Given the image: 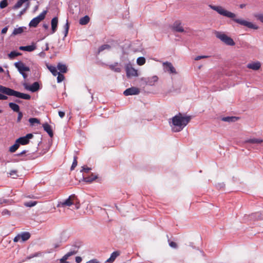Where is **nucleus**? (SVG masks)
Segmentation results:
<instances>
[{
  "mask_svg": "<svg viewBox=\"0 0 263 263\" xmlns=\"http://www.w3.org/2000/svg\"><path fill=\"white\" fill-rule=\"evenodd\" d=\"M7 30H8V27H5L2 30L1 32L2 34H5L7 32Z\"/></svg>",
  "mask_w": 263,
  "mask_h": 263,
  "instance_id": "5fc2aeb1",
  "label": "nucleus"
},
{
  "mask_svg": "<svg viewBox=\"0 0 263 263\" xmlns=\"http://www.w3.org/2000/svg\"><path fill=\"white\" fill-rule=\"evenodd\" d=\"M261 66L260 63L259 62L249 63L247 65V67L254 70H258Z\"/></svg>",
  "mask_w": 263,
  "mask_h": 263,
  "instance_id": "a211bd4d",
  "label": "nucleus"
},
{
  "mask_svg": "<svg viewBox=\"0 0 263 263\" xmlns=\"http://www.w3.org/2000/svg\"><path fill=\"white\" fill-rule=\"evenodd\" d=\"M29 0H18L17 3L13 6L12 9L14 10L17 9L21 8L23 4Z\"/></svg>",
  "mask_w": 263,
  "mask_h": 263,
  "instance_id": "a878e982",
  "label": "nucleus"
},
{
  "mask_svg": "<svg viewBox=\"0 0 263 263\" xmlns=\"http://www.w3.org/2000/svg\"><path fill=\"white\" fill-rule=\"evenodd\" d=\"M14 65L20 73L30 71L29 67L26 66L25 64L21 61L15 63Z\"/></svg>",
  "mask_w": 263,
  "mask_h": 263,
  "instance_id": "1a4fd4ad",
  "label": "nucleus"
},
{
  "mask_svg": "<svg viewBox=\"0 0 263 263\" xmlns=\"http://www.w3.org/2000/svg\"><path fill=\"white\" fill-rule=\"evenodd\" d=\"M89 17L88 15H85V16L80 19L79 23L82 25H85L89 23Z\"/></svg>",
  "mask_w": 263,
  "mask_h": 263,
  "instance_id": "b1692460",
  "label": "nucleus"
},
{
  "mask_svg": "<svg viewBox=\"0 0 263 263\" xmlns=\"http://www.w3.org/2000/svg\"><path fill=\"white\" fill-rule=\"evenodd\" d=\"M2 214L3 215H10V212L7 209H5V210H3V211L2 212Z\"/></svg>",
  "mask_w": 263,
  "mask_h": 263,
  "instance_id": "a18cd8bd",
  "label": "nucleus"
},
{
  "mask_svg": "<svg viewBox=\"0 0 263 263\" xmlns=\"http://www.w3.org/2000/svg\"><path fill=\"white\" fill-rule=\"evenodd\" d=\"M97 177L92 174L90 176L88 177H84V180L87 182H91L92 181L95 180Z\"/></svg>",
  "mask_w": 263,
  "mask_h": 263,
  "instance_id": "7c9ffc66",
  "label": "nucleus"
},
{
  "mask_svg": "<svg viewBox=\"0 0 263 263\" xmlns=\"http://www.w3.org/2000/svg\"><path fill=\"white\" fill-rule=\"evenodd\" d=\"M30 237V234L29 232H23L17 235L13 239L14 242H17L21 240L22 241H25L28 240Z\"/></svg>",
  "mask_w": 263,
  "mask_h": 263,
  "instance_id": "0eeeda50",
  "label": "nucleus"
},
{
  "mask_svg": "<svg viewBox=\"0 0 263 263\" xmlns=\"http://www.w3.org/2000/svg\"><path fill=\"white\" fill-rule=\"evenodd\" d=\"M19 146V143H17L16 141L15 143L13 145L10 147L9 151L11 153L15 152L18 148Z\"/></svg>",
  "mask_w": 263,
  "mask_h": 263,
  "instance_id": "c756f323",
  "label": "nucleus"
},
{
  "mask_svg": "<svg viewBox=\"0 0 263 263\" xmlns=\"http://www.w3.org/2000/svg\"><path fill=\"white\" fill-rule=\"evenodd\" d=\"M22 54L15 51H11L8 54V57L10 59H13L17 56L21 55Z\"/></svg>",
  "mask_w": 263,
  "mask_h": 263,
  "instance_id": "2f4dec72",
  "label": "nucleus"
},
{
  "mask_svg": "<svg viewBox=\"0 0 263 263\" xmlns=\"http://www.w3.org/2000/svg\"><path fill=\"white\" fill-rule=\"evenodd\" d=\"M140 92V89L135 87H132L126 89L123 92V94L125 96H129V95H138Z\"/></svg>",
  "mask_w": 263,
  "mask_h": 263,
  "instance_id": "9b49d317",
  "label": "nucleus"
},
{
  "mask_svg": "<svg viewBox=\"0 0 263 263\" xmlns=\"http://www.w3.org/2000/svg\"><path fill=\"white\" fill-rule=\"evenodd\" d=\"M82 261V258L80 256H77L76 257V261L77 263H80Z\"/></svg>",
  "mask_w": 263,
  "mask_h": 263,
  "instance_id": "864d4df0",
  "label": "nucleus"
},
{
  "mask_svg": "<svg viewBox=\"0 0 263 263\" xmlns=\"http://www.w3.org/2000/svg\"><path fill=\"white\" fill-rule=\"evenodd\" d=\"M43 127L44 130L48 134L49 136L52 138L53 136V133L51 126L46 123L43 124Z\"/></svg>",
  "mask_w": 263,
  "mask_h": 263,
  "instance_id": "2eb2a0df",
  "label": "nucleus"
},
{
  "mask_svg": "<svg viewBox=\"0 0 263 263\" xmlns=\"http://www.w3.org/2000/svg\"><path fill=\"white\" fill-rule=\"evenodd\" d=\"M215 35L218 39L227 45L234 46L235 44L233 40L224 33L216 31L215 32Z\"/></svg>",
  "mask_w": 263,
  "mask_h": 263,
  "instance_id": "39448f33",
  "label": "nucleus"
},
{
  "mask_svg": "<svg viewBox=\"0 0 263 263\" xmlns=\"http://www.w3.org/2000/svg\"><path fill=\"white\" fill-rule=\"evenodd\" d=\"M36 256H37V254H35V255H33V257Z\"/></svg>",
  "mask_w": 263,
  "mask_h": 263,
  "instance_id": "774afa93",
  "label": "nucleus"
},
{
  "mask_svg": "<svg viewBox=\"0 0 263 263\" xmlns=\"http://www.w3.org/2000/svg\"><path fill=\"white\" fill-rule=\"evenodd\" d=\"M3 202H5V200H3V201L0 199V204H2Z\"/></svg>",
  "mask_w": 263,
  "mask_h": 263,
  "instance_id": "e2e57ef3",
  "label": "nucleus"
},
{
  "mask_svg": "<svg viewBox=\"0 0 263 263\" xmlns=\"http://www.w3.org/2000/svg\"><path fill=\"white\" fill-rule=\"evenodd\" d=\"M36 49V46L35 45L32 44L31 45L26 46H20L19 47V49L23 51H26L28 52H31L34 50Z\"/></svg>",
  "mask_w": 263,
  "mask_h": 263,
  "instance_id": "6ab92c4d",
  "label": "nucleus"
},
{
  "mask_svg": "<svg viewBox=\"0 0 263 263\" xmlns=\"http://www.w3.org/2000/svg\"><path fill=\"white\" fill-rule=\"evenodd\" d=\"M201 57H202V59L207 58L209 57V56H206V55H203V56H201Z\"/></svg>",
  "mask_w": 263,
  "mask_h": 263,
  "instance_id": "0e129e2a",
  "label": "nucleus"
},
{
  "mask_svg": "<svg viewBox=\"0 0 263 263\" xmlns=\"http://www.w3.org/2000/svg\"><path fill=\"white\" fill-rule=\"evenodd\" d=\"M65 79V77L63 74H61V73L59 72V74H58V77H57V82L58 83H60L62 82Z\"/></svg>",
  "mask_w": 263,
  "mask_h": 263,
  "instance_id": "ea45409f",
  "label": "nucleus"
},
{
  "mask_svg": "<svg viewBox=\"0 0 263 263\" xmlns=\"http://www.w3.org/2000/svg\"><path fill=\"white\" fill-rule=\"evenodd\" d=\"M191 118L190 116H183L179 113L172 118V128L174 132H179L189 123Z\"/></svg>",
  "mask_w": 263,
  "mask_h": 263,
  "instance_id": "f03ea898",
  "label": "nucleus"
},
{
  "mask_svg": "<svg viewBox=\"0 0 263 263\" xmlns=\"http://www.w3.org/2000/svg\"><path fill=\"white\" fill-rule=\"evenodd\" d=\"M9 106L12 110H13L15 112H17L20 111V106L14 103H9Z\"/></svg>",
  "mask_w": 263,
  "mask_h": 263,
  "instance_id": "bb28decb",
  "label": "nucleus"
},
{
  "mask_svg": "<svg viewBox=\"0 0 263 263\" xmlns=\"http://www.w3.org/2000/svg\"><path fill=\"white\" fill-rule=\"evenodd\" d=\"M109 68L111 70H114V71H115L116 72H119L121 71V69L120 68L116 67V66H115V65H110L109 66Z\"/></svg>",
  "mask_w": 263,
  "mask_h": 263,
  "instance_id": "a19ab883",
  "label": "nucleus"
},
{
  "mask_svg": "<svg viewBox=\"0 0 263 263\" xmlns=\"http://www.w3.org/2000/svg\"><path fill=\"white\" fill-rule=\"evenodd\" d=\"M71 205H74L76 209H78L80 206L78 199L77 198V196L74 194L69 196L68 198H67L65 200L59 202L57 206L65 207L70 206Z\"/></svg>",
  "mask_w": 263,
  "mask_h": 263,
  "instance_id": "20e7f679",
  "label": "nucleus"
},
{
  "mask_svg": "<svg viewBox=\"0 0 263 263\" xmlns=\"http://www.w3.org/2000/svg\"><path fill=\"white\" fill-rule=\"evenodd\" d=\"M51 30L52 33H54L57 29V26L58 24V17H53L51 20Z\"/></svg>",
  "mask_w": 263,
  "mask_h": 263,
  "instance_id": "dca6fc26",
  "label": "nucleus"
},
{
  "mask_svg": "<svg viewBox=\"0 0 263 263\" xmlns=\"http://www.w3.org/2000/svg\"><path fill=\"white\" fill-rule=\"evenodd\" d=\"M29 122L31 125H34L35 123H40V121L37 118H31L29 119Z\"/></svg>",
  "mask_w": 263,
  "mask_h": 263,
  "instance_id": "58836bf2",
  "label": "nucleus"
},
{
  "mask_svg": "<svg viewBox=\"0 0 263 263\" xmlns=\"http://www.w3.org/2000/svg\"><path fill=\"white\" fill-rule=\"evenodd\" d=\"M77 159H78V157L77 156H74L73 161L72 165L70 168V170L71 171L73 170L75 168V167L77 166V164H78Z\"/></svg>",
  "mask_w": 263,
  "mask_h": 263,
  "instance_id": "f704fd0d",
  "label": "nucleus"
},
{
  "mask_svg": "<svg viewBox=\"0 0 263 263\" xmlns=\"http://www.w3.org/2000/svg\"><path fill=\"white\" fill-rule=\"evenodd\" d=\"M58 114H59V116H60L61 118H63V117L65 116V112H64V111H59V112H58Z\"/></svg>",
  "mask_w": 263,
  "mask_h": 263,
  "instance_id": "603ef678",
  "label": "nucleus"
},
{
  "mask_svg": "<svg viewBox=\"0 0 263 263\" xmlns=\"http://www.w3.org/2000/svg\"><path fill=\"white\" fill-rule=\"evenodd\" d=\"M172 29L178 32H184L183 27L181 26V23L179 21H176L173 24Z\"/></svg>",
  "mask_w": 263,
  "mask_h": 263,
  "instance_id": "ddd939ff",
  "label": "nucleus"
},
{
  "mask_svg": "<svg viewBox=\"0 0 263 263\" xmlns=\"http://www.w3.org/2000/svg\"><path fill=\"white\" fill-rule=\"evenodd\" d=\"M126 76L128 78L138 76V71L134 68L131 65H127L126 66Z\"/></svg>",
  "mask_w": 263,
  "mask_h": 263,
  "instance_id": "9d476101",
  "label": "nucleus"
},
{
  "mask_svg": "<svg viewBox=\"0 0 263 263\" xmlns=\"http://www.w3.org/2000/svg\"><path fill=\"white\" fill-rule=\"evenodd\" d=\"M57 68L62 73H66L67 71V67L65 64L62 63H58L57 65Z\"/></svg>",
  "mask_w": 263,
  "mask_h": 263,
  "instance_id": "412c9836",
  "label": "nucleus"
},
{
  "mask_svg": "<svg viewBox=\"0 0 263 263\" xmlns=\"http://www.w3.org/2000/svg\"><path fill=\"white\" fill-rule=\"evenodd\" d=\"M8 99V97L6 95L0 93V100H5Z\"/></svg>",
  "mask_w": 263,
  "mask_h": 263,
  "instance_id": "8fccbe9b",
  "label": "nucleus"
},
{
  "mask_svg": "<svg viewBox=\"0 0 263 263\" xmlns=\"http://www.w3.org/2000/svg\"><path fill=\"white\" fill-rule=\"evenodd\" d=\"M163 65L166 71H167L170 73L176 74L177 73L175 68L174 67L171 63L166 62L163 63Z\"/></svg>",
  "mask_w": 263,
  "mask_h": 263,
  "instance_id": "f8f14e48",
  "label": "nucleus"
},
{
  "mask_svg": "<svg viewBox=\"0 0 263 263\" xmlns=\"http://www.w3.org/2000/svg\"><path fill=\"white\" fill-rule=\"evenodd\" d=\"M255 17L258 20H259L260 22L263 23V14H257V15H255Z\"/></svg>",
  "mask_w": 263,
  "mask_h": 263,
  "instance_id": "c03bdc74",
  "label": "nucleus"
},
{
  "mask_svg": "<svg viewBox=\"0 0 263 263\" xmlns=\"http://www.w3.org/2000/svg\"><path fill=\"white\" fill-rule=\"evenodd\" d=\"M46 66L48 70L52 73V74L54 76H56L59 74V72L57 71V68L55 66L49 65L47 64Z\"/></svg>",
  "mask_w": 263,
  "mask_h": 263,
  "instance_id": "4be33fe9",
  "label": "nucleus"
},
{
  "mask_svg": "<svg viewBox=\"0 0 263 263\" xmlns=\"http://www.w3.org/2000/svg\"><path fill=\"white\" fill-rule=\"evenodd\" d=\"M33 135L32 134H28L25 136L21 137L16 139V142L19 144L26 145L29 143V140L32 138Z\"/></svg>",
  "mask_w": 263,
  "mask_h": 263,
  "instance_id": "6e6552de",
  "label": "nucleus"
},
{
  "mask_svg": "<svg viewBox=\"0 0 263 263\" xmlns=\"http://www.w3.org/2000/svg\"><path fill=\"white\" fill-rule=\"evenodd\" d=\"M8 1L7 0H2L0 2V8L1 9H4L6 8L8 6Z\"/></svg>",
  "mask_w": 263,
  "mask_h": 263,
  "instance_id": "e433bc0d",
  "label": "nucleus"
},
{
  "mask_svg": "<svg viewBox=\"0 0 263 263\" xmlns=\"http://www.w3.org/2000/svg\"><path fill=\"white\" fill-rule=\"evenodd\" d=\"M158 80V78L157 76H154L146 79L145 82L147 85L153 86L156 82H157Z\"/></svg>",
  "mask_w": 263,
  "mask_h": 263,
  "instance_id": "4468645a",
  "label": "nucleus"
},
{
  "mask_svg": "<svg viewBox=\"0 0 263 263\" xmlns=\"http://www.w3.org/2000/svg\"><path fill=\"white\" fill-rule=\"evenodd\" d=\"M27 151L26 150H24L23 151H22V152H21L20 154H17V156H22L24 154H25L26 153Z\"/></svg>",
  "mask_w": 263,
  "mask_h": 263,
  "instance_id": "6e6d98bb",
  "label": "nucleus"
},
{
  "mask_svg": "<svg viewBox=\"0 0 263 263\" xmlns=\"http://www.w3.org/2000/svg\"><path fill=\"white\" fill-rule=\"evenodd\" d=\"M47 11H43L39 16L33 18L29 23V26L36 27L40 22L43 21L47 14Z\"/></svg>",
  "mask_w": 263,
  "mask_h": 263,
  "instance_id": "423d86ee",
  "label": "nucleus"
},
{
  "mask_svg": "<svg viewBox=\"0 0 263 263\" xmlns=\"http://www.w3.org/2000/svg\"><path fill=\"white\" fill-rule=\"evenodd\" d=\"M22 76L23 77L24 79H26L27 77V74L26 73H25V72H23L22 73H21Z\"/></svg>",
  "mask_w": 263,
  "mask_h": 263,
  "instance_id": "4d7b16f0",
  "label": "nucleus"
},
{
  "mask_svg": "<svg viewBox=\"0 0 263 263\" xmlns=\"http://www.w3.org/2000/svg\"><path fill=\"white\" fill-rule=\"evenodd\" d=\"M78 252V250H73V251H69V252H68L66 254H65L62 258H63V261L64 260H67L68 259V257L70 256H72L73 255H74L76 254H77V253Z\"/></svg>",
  "mask_w": 263,
  "mask_h": 263,
  "instance_id": "c85d7f7f",
  "label": "nucleus"
},
{
  "mask_svg": "<svg viewBox=\"0 0 263 263\" xmlns=\"http://www.w3.org/2000/svg\"><path fill=\"white\" fill-rule=\"evenodd\" d=\"M0 92L3 93L8 96H14L25 100H30L31 98V96L28 94L23 93L1 85Z\"/></svg>",
  "mask_w": 263,
  "mask_h": 263,
  "instance_id": "7ed1b4c3",
  "label": "nucleus"
},
{
  "mask_svg": "<svg viewBox=\"0 0 263 263\" xmlns=\"http://www.w3.org/2000/svg\"><path fill=\"white\" fill-rule=\"evenodd\" d=\"M238 118L236 117H226L222 118V120L225 122H233L236 121Z\"/></svg>",
  "mask_w": 263,
  "mask_h": 263,
  "instance_id": "cd10ccee",
  "label": "nucleus"
},
{
  "mask_svg": "<svg viewBox=\"0 0 263 263\" xmlns=\"http://www.w3.org/2000/svg\"><path fill=\"white\" fill-rule=\"evenodd\" d=\"M25 29H26V27H20L17 28H15L12 32V35H16L21 34L24 32Z\"/></svg>",
  "mask_w": 263,
  "mask_h": 263,
  "instance_id": "393cba45",
  "label": "nucleus"
},
{
  "mask_svg": "<svg viewBox=\"0 0 263 263\" xmlns=\"http://www.w3.org/2000/svg\"><path fill=\"white\" fill-rule=\"evenodd\" d=\"M40 87V85L38 82H35L33 83L31 86H26L25 88L29 90L30 91L32 92H35L37 90H39Z\"/></svg>",
  "mask_w": 263,
  "mask_h": 263,
  "instance_id": "f3484780",
  "label": "nucleus"
},
{
  "mask_svg": "<svg viewBox=\"0 0 263 263\" xmlns=\"http://www.w3.org/2000/svg\"><path fill=\"white\" fill-rule=\"evenodd\" d=\"M29 7V4L28 3L27 4V7L24 8V9H23L20 12V15L21 16L22 15H23L24 13H25L26 10L27 9L28 7Z\"/></svg>",
  "mask_w": 263,
  "mask_h": 263,
  "instance_id": "09e8293b",
  "label": "nucleus"
},
{
  "mask_svg": "<svg viewBox=\"0 0 263 263\" xmlns=\"http://www.w3.org/2000/svg\"><path fill=\"white\" fill-rule=\"evenodd\" d=\"M17 171L16 170H12L9 173V176L13 178H15L18 177V175L17 174Z\"/></svg>",
  "mask_w": 263,
  "mask_h": 263,
  "instance_id": "4c0bfd02",
  "label": "nucleus"
},
{
  "mask_svg": "<svg viewBox=\"0 0 263 263\" xmlns=\"http://www.w3.org/2000/svg\"><path fill=\"white\" fill-rule=\"evenodd\" d=\"M90 170V168L88 167L83 166L81 172H85L86 173H88Z\"/></svg>",
  "mask_w": 263,
  "mask_h": 263,
  "instance_id": "de8ad7c7",
  "label": "nucleus"
},
{
  "mask_svg": "<svg viewBox=\"0 0 263 263\" xmlns=\"http://www.w3.org/2000/svg\"><path fill=\"white\" fill-rule=\"evenodd\" d=\"M43 27L45 29H47L48 28V25L47 24H44L43 25Z\"/></svg>",
  "mask_w": 263,
  "mask_h": 263,
  "instance_id": "052dcab7",
  "label": "nucleus"
},
{
  "mask_svg": "<svg viewBox=\"0 0 263 263\" xmlns=\"http://www.w3.org/2000/svg\"><path fill=\"white\" fill-rule=\"evenodd\" d=\"M138 65L142 66L145 63V59L144 57H139L137 60Z\"/></svg>",
  "mask_w": 263,
  "mask_h": 263,
  "instance_id": "72a5a7b5",
  "label": "nucleus"
},
{
  "mask_svg": "<svg viewBox=\"0 0 263 263\" xmlns=\"http://www.w3.org/2000/svg\"><path fill=\"white\" fill-rule=\"evenodd\" d=\"M263 142V140L257 138H252L246 140V143L252 144H260Z\"/></svg>",
  "mask_w": 263,
  "mask_h": 263,
  "instance_id": "5701e85b",
  "label": "nucleus"
},
{
  "mask_svg": "<svg viewBox=\"0 0 263 263\" xmlns=\"http://www.w3.org/2000/svg\"><path fill=\"white\" fill-rule=\"evenodd\" d=\"M4 71L3 68L0 66V73L3 72Z\"/></svg>",
  "mask_w": 263,
  "mask_h": 263,
  "instance_id": "680f3d73",
  "label": "nucleus"
},
{
  "mask_svg": "<svg viewBox=\"0 0 263 263\" xmlns=\"http://www.w3.org/2000/svg\"><path fill=\"white\" fill-rule=\"evenodd\" d=\"M69 25L68 23V21H67L66 24L64 26V28H65V36H66L67 34V33L68 32V30H69Z\"/></svg>",
  "mask_w": 263,
  "mask_h": 263,
  "instance_id": "79ce46f5",
  "label": "nucleus"
},
{
  "mask_svg": "<svg viewBox=\"0 0 263 263\" xmlns=\"http://www.w3.org/2000/svg\"><path fill=\"white\" fill-rule=\"evenodd\" d=\"M120 255L119 251L114 252L110 255V257L107 259L106 262L112 263L113 262L116 258Z\"/></svg>",
  "mask_w": 263,
  "mask_h": 263,
  "instance_id": "aec40b11",
  "label": "nucleus"
},
{
  "mask_svg": "<svg viewBox=\"0 0 263 263\" xmlns=\"http://www.w3.org/2000/svg\"><path fill=\"white\" fill-rule=\"evenodd\" d=\"M202 59V57L201 56H197L195 58V60H196V61H198V60H199L200 59Z\"/></svg>",
  "mask_w": 263,
  "mask_h": 263,
  "instance_id": "bf43d9fd",
  "label": "nucleus"
},
{
  "mask_svg": "<svg viewBox=\"0 0 263 263\" xmlns=\"http://www.w3.org/2000/svg\"><path fill=\"white\" fill-rule=\"evenodd\" d=\"M16 101L17 102H18V103H20V101H19V100H16Z\"/></svg>",
  "mask_w": 263,
  "mask_h": 263,
  "instance_id": "69168bd1",
  "label": "nucleus"
},
{
  "mask_svg": "<svg viewBox=\"0 0 263 263\" xmlns=\"http://www.w3.org/2000/svg\"><path fill=\"white\" fill-rule=\"evenodd\" d=\"M37 203L36 201H30L29 202H26L24 203V205L27 207H32L35 205Z\"/></svg>",
  "mask_w": 263,
  "mask_h": 263,
  "instance_id": "c9c22d12",
  "label": "nucleus"
},
{
  "mask_svg": "<svg viewBox=\"0 0 263 263\" xmlns=\"http://www.w3.org/2000/svg\"><path fill=\"white\" fill-rule=\"evenodd\" d=\"M169 245L171 247L174 248H176L177 247V243L174 241H171L169 243Z\"/></svg>",
  "mask_w": 263,
  "mask_h": 263,
  "instance_id": "49530a36",
  "label": "nucleus"
},
{
  "mask_svg": "<svg viewBox=\"0 0 263 263\" xmlns=\"http://www.w3.org/2000/svg\"><path fill=\"white\" fill-rule=\"evenodd\" d=\"M240 8H243L242 5H240Z\"/></svg>",
  "mask_w": 263,
  "mask_h": 263,
  "instance_id": "338daca9",
  "label": "nucleus"
},
{
  "mask_svg": "<svg viewBox=\"0 0 263 263\" xmlns=\"http://www.w3.org/2000/svg\"><path fill=\"white\" fill-rule=\"evenodd\" d=\"M63 258H61L60 259V263H69L68 261H67V260H62Z\"/></svg>",
  "mask_w": 263,
  "mask_h": 263,
  "instance_id": "13d9d810",
  "label": "nucleus"
},
{
  "mask_svg": "<svg viewBox=\"0 0 263 263\" xmlns=\"http://www.w3.org/2000/svg\"><path fill=\"white\" fill-rule=\"evenodd\" d=\"M17 113H18V117L17 118V122H20L23 118V113L22 112H21L20 111L19 112H17Z\"/></svg>",
  "mask_w": 263,
  "mask_h": 263,
  "instance_id": "37998d69",
  "label": "nucleus"
},
{
  "mask_svg": "<svg viewBox=\"0 0 263 263\" xmlns=\"http://www.w3.org/2000/svg\"><path fill=\"white\" fill-rule=\"evenodd\" d=\"M110 46L108 44H104L102 45L99 47L98 49V52H101L102 51L105 50V49H109L110 48Z\"/></svg>",
  "mask_w": 263,
  "mask_h": 263,
  "instance_id": "473e14b6",
  "label": "nucleus"
},
{
  "mask_svg": "<svg viewBox=\"0 0 263 263\" xmlns=\"http://www.w3.org/2000/svg\"><path fill=\"white\" fill-rule=\"evenodd\" d=\"M87 263H100V262L97 259H91V260L87 261Z\"/></svg>",
  "mask_w": 263,
  "mask_h": 263,
  "instance_id": "3c124183",
  "label": "nucleus"
},
{
  "mask_svg": "<svg viewBox=\"0 0 263 263\" xmlns=\"http://www.w3.org/2000/svg\"><path fill=\"white\" fill-rule=\"evenodd\" d=\"M209 7L212 9L216 11L219 14L228 18H232L235 23L253 29H257L258 28L256 25L253 24L251 22H248L241 18H236V14L235 13L224 9L222 6L210 5Z\"/></svg>",
  "mask_w": 263,
  "mask_h": 263,
  "instance_id": "f257e3e1",
  "label": "nucleus"
}]
</instances>
